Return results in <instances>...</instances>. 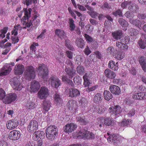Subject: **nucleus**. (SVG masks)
<instances>
[{"mask_svg": "<svg viewBox=\"0 0 146 146\" xmlns=\"http://www.w3.org/2000/svg\"><path fill=\"white\" fill-rule=\"evenodd\" d=\"M76 71L79 74L82 75L85 72L84 68L82 66L78 65L77 67Z\"/></svg>", "mask_w": 146, "mask_h": 146, "instance_id": "obj_42", "label": "nucleus"}, {"mask_svg": "<svg viewBox=\"0 0 146 146\" xmlns=\"http://www.w3.org/2000/svg\"><path fill=\"white\" fill-rule=\"evenodd\" d=\"M113 14L115 17L118 16L119 17H123L122 11L120 9H118L115 12H113Z\"/></svg>", "mask_w": 146, "mask_h": 146, "instance_id": "obj_56", "label": "nucleus"}, {"mask_svg": "<svg viewBox=\"0 0 146 146\" xmlns=\"http://www.w3.org/2000/svg\"><path fill=\"white\" fill-rule=\"evenodd\" d=\"M65 46L69 49L72 50L74 48L71 45V41L69 39H67L65 40Z\"/></svg>", "mask_w": 146, "mask_h": 146, "instance_id": "obj_46", "label": "nucleus"}, {"mask_svg": "<svg viewBox=\"0 0 146 146\" xmlns=\"http://www.w3.org/2000/svg\"><path fill=\"white\" fill-rule=\"evenodd\" d=\"M127 9L133 13H137L139 11L138 5L131 1L129 2V4L127 5Z\"/></svg>", "mask_w": 146, "mask_h": 146, "instance_id": "obj_18", "label": "nucleus"}, {"mask_svg": "<svg viewBox=\"0 0 146 146\" xmlns=\"http://www.w3.org/2000/svg\"><path fill=\"white\" fill-rule=\"evenodd\" d=\"M77 127L76 125L73 123L66 124L63 127L64 131L66 133H69L73 131Z\"/></svg>", "mask_w": 146, "mask_h": 146, "instance_id": "obj_15", "label": "nucleus"}, {"mask_svg": "<svg viewBox=\"0 0 146 146\" xmlns=\"http://www.w3.org/2000/svg\"><path fill=\"white\" fill-rule=\"evenodd\" d=\"M118 64V62H117L115 64L113 61L111 60L109 62L108 64V66L109 68L112 70L116 71L119 68Z\"/></svg>", "mask_w": 146, "mask_h": 146, "instance_id": "obj_29", "label": "nucleus"}, {"mask_svg": "<svg viewBox=\"0 0 146 146\" xmlns=\"http://www.w3.org/2000/svg\"><path fill=\"white\" fill-rule=\"evenodd\" d=\"M85 117L82 114L80 113L77 116L76 119L78 121L81 122L82 124L86 125L88 121L85 120Z\"/></svg>", "mask_w": 146, "mask_h": 146, "instance_id": "obj_28", "label": "nucleus"}, {"mask_svg": "<svg viewBox=\"0 0 146 146\" xmlns=\"http://www.w3.org/2000/svg\"><path fill=\"white\" fill-rule=\"evenodd\" d=\"M38 126V122L36 121L31 120L29 122L28 126V130L30 132H34L37 129Z\"/></svg>", "mask_w": 146, "mask_h": 146, "instance_id": "obj_11", "label": "nucleus"}, {"mask_svg": "<svg viewBox=\"0 0 146 146\" xmlns=\"http://www.w3.org/2000/svg\"><path fill=\"white\" fill-rule=\"evenodd\" d=\"M104 74L106 77L112 79H113L116 75L114 72L108 69H107L105 70Z\"/></svg>", "mask_w": 146, "mask_h": 146, "instance_id": "obj_24", "label": "nucleus"}, {"mask_svg": "<svg viewBox=\"0 0 146 146\" xmlns=\"http://www.w3.org/2000/svg\"><path fill=\"white\" fill-rule=\"evenodd\" d=\"M118 20L119 24L122 27H124L123 30L126 31L127 30V28H126L128 26L127 22L125 21V20L122 18H119Z\"/></svg>", "mask_w": 146, "mask_h": 146, "instance_id": "obj_35", "label": "nucleus"}, {"mask_svg": "<svg viewBox=\"0 0 146 146\" xmlns=\"http://www.w3.org/2000/svg\"><path fill=\"white\" fill-rule=\"evenodd\" d=\"M67 105L69 109L71 110H73L74 108V107L76 105L75 104L74 101L72 100H69Z\"/></svg>", "mask_w": 146, "mask_h": 146, "instance_id": "obj_43", "label": "nucleus"}, {"mask_svg": "<svg viewBox=\"0 0 146 146\" xmlns=\"http://www.w3.org/2000/svg\"><path fill=\"white\" fill-rule=\"evenodd\" d=\"M70 68L69 67L68 68L66 67L65 68V71L66 73V74L68 76L69 78H72L76 74V71L72 68Z\"/></svg>", "mask_w": 146, "mask_h": 146, "instance_id": "obj_26", "label": "nucleus"}, {"mask_svg": "<svg viewBox=\"0 0 146 146\" xmlns=\"http://www.w3.org/2000/svg\"><path fill=\"white\" fill-rule=\"evenodd\" d=\"M115 121L112 120L111 118H106L104 119V124L105 125L112 126L114 124Z\"/></svg>", "mask_w": 146, "mask_h": 146, "instance_id": "obj_36", "label": "nucleus"}, {"mask_svg": "<svg viewBox=\"0 0 146 146\" xmlns=\"http://www.w3.org/2000/svg\"><path fill=\"white\" fill-rule=\"evenodd\" d=\"M138 61L140 65H141L146 63V58L143 56H140L139 57Z\"/></svg>", "mask_w": 146, "mask_h": 146, "instance_id": "obj_48", "label": "nucleus"}, {"mask_svg": "<svg viewBox=\"0 0 146 146\" xmlns=\"http://www.w3.org/2000/svg\"><path fill=\"white\" fill-rule=\"evenodd\" d=\"M125 16L127 18L131 19L134 17V15L133 12L130 11H127L124 14Z\"/></svg>", "mask_w": 146, "mask_h": 146, "instance_id": "obj_50", "label": "nucleus"}, {"mask_svg": "<svg viewBox=\"0 0 146 146\" xmlns=\"http://www.w3.org/2000/svg\"><path fill=\"white\" fill-rule=\"evenodd\" d=\"M74 23V21L72 18L69 19V29L71 31H74L76 28V25Z\"/></svg>", "mask_w": 146, "mask_h": 146, "instance_id": "obj_41", "label": "nucleus"}, {"mask_svg": "<svg viewBox=\"0 0 146 146\" xmlns=\"http://www.w3.org/2000/svg\"><path fill=\"white\" fill-rule=\"evenodd\" d=\"M109 90L111 93L115 95H119L121 92L120 88L115 85H111Z\"/></svg>", "mask_w": 146, "mask_h": 146, "instance_id": "obj_21", "label": "nucleus"}, {"mask_svg": "<svg viewBox=\"0 0 146 146\" xmlns=\"http://www.w3.org/2000/svg\"><path fill=\"white\" fill-rule=\"evenodd\" d=\"M132 123L131 121L128 119L127 120L125 119H123L121 122V126H125L127 125L129 123Z\"/></svg>", "mask_w": 146, "mask_h": 146, "instance_id": "obj_55", "label": "nucleus"}, {"mask_svg": "<svg viewBox=\"0 0 146 146\" xmlns=\"http://www.w3.org/2000/svg\"><path fill=\"white\" fill-rule=\"evenodd\" d=\"M68 10L69 12L70 13L71 16L74 19H76V16L74 12L72 10L71 8L70 7H69L68 8Z\"/></svg>", "mask_w": 146, "mask_h": 146, "instance_id": "obj_62", "label": "nucleus"}, {"mask_svg": "<svg viewBox=\"0 0 146 146\" xmlns=\"http://www.w3.org/2000/svg\"><path fill=\"white\" fill-rule=\"evenodd\" d=\"M49 81L52 86L58 88L61 85V82L58 78L56 76L51 75Z\"/></svg>", "mask_w": 146, "mask_h": 146, "instance_id": "obj_9", "label": "nucleus"}, {"mask_svg": "<svg viewBox=\"0 0 146 146\" xmlns=\"http://www.w3.org/2000/svg\"><path fill=\"white\" fill-rule=\"evenodd\" d=\"M55 33L56 35L61 38H64L66 35L64 31L61 29H56Z\"/></svg>", "mask_w": 146, "mask_h": 146, "instance_id": "obj_30", "label": "nucleus"}, {"mask_svg": "<svg viewBox=\"0 0 146 146\" xmlns=\"http://www.w3.org/2000/svg\"><path fill=\"white\" fill-rule=\"evenodd\" d=\"M139 31L138 30L133 28H131L129 31V33L131 36H135L138 34Z\"/></svg>", "mask_w": 146, "mask_h": 146, "instance_id": "obj_49", "label": "nucleus"}, {"mask_svg": "<svg viewBox=\"0 0 146 146\" xmlns=\"http://www.w3.org/2000/svg\"><path fill=\"white\" fill-rule=\"evenodd\" d=\"M107 140L110 143H117L119 140V137L115 134H111L108 138Z\"/></svg>", "mask_w": 146, "mask_h": 146, "instance_id": "obj_22", "label": "nucleus"}, {"mask_svg": "<svg viewBox=\"0 0 146 146\" xmlns=\"http://www.w3.org/2000/svg\"><path fill=\"white\" fill-rule=\"evenodd\" d=\"M21 136V133L18 131L13 130L9 133V138L12 140H15L19 139Z\"/></svg>", "mask_w": 146, "mask_h": 146, "instance_id": "obj_14", "label": "nucleus"}, {"mask_svg": "<svg viewBox=\"0 0 146 146\" xmlns=\"http://www.w3.org/2000/svg\"><path fill=\"white\" fill-rule=\"evenodd\" d=\"M54 102L57 105H59L61 103V99L60 95L57 93H56L54 95Z\"/></svg>", "mask_w": 146, "mask_h": 146, "instance_id": "obj_38", "label": "nucleus"}, {"mask_svg": "<svg viewBox=\"0 0 146 146\" xmlns=\"http://www.w3.org/2000/svg\"><path fill=\"white\" fill-rule=\"evenodd\" d=\"M40 87V84L38 82L34 80L31 82L30 88L32 92H35Z\"/></svg>", "mask_w": 146, "mask_h": 146, "instance_id": "obj_19", "label": "nucleus"}, {"mask_svg": "<svg viewBox=\"0 0 146 146\" xmlns=\"http://www.w3.org/2000/svg\"><path fill=\"white\" fill-rule=\"evenodd\" d=\"M87 13L93 18H95L98 15V13L94 11V10H92L91 11H88L87 12Z\"/></svg>", "mask_w": 146, "mask_h": 146, "instance_id": "obj_53", "label": "nucleus"}, {"mask_svg": "<svg viewBox=\"0 0 146 146\" xmlns=\"http://www.w3.org/2000/svg\"><path fill=\"white\" fill-rule=\"evenodd\" d=\"M44 133L41 131H35L33 135V138L35 141L42 139L44 137Z\"/></svg>", "mask_w": 146, "mask_h": 146, "instance_id": "obj_16", "label": "nucleus"}, {"mask_svg": "<svg viewBox=\"0 0 146 146\" xmlns=\"http://www.w3.org/2000/svg\"><path fill=\"white\" fill-rule=\"evenodd\" d=\"M38 71L39 76H41L43 79L46 78L48 74V69L44 64L38 66Z\"/></svg>", "mask_w": 146, "mask_h": 146, "instance_id": "obj_6", "label": "nucleus"}, {"mask_svg": "<svg viewBox=\"0 0 146 146\" xmlns=\"http://www.w3.org/2000/svg\"><path fill=\"white\" fill-rule=\"evenodd\" d=\"M68 91L69 96L73 98L78 97L80 94V92L78 90L74 88L69 89Z\"/></svg>", "mask_w": 146, "mask_h": 146, "instance_id": "obj_12", "label": "nucleus"}, {"mask_svg": "<svg viewBox=\"0 0 146 146\" xmlns=\"http://www.w3.org/2000/svg\"><path fill=\"white\" fill-rule=\"evenodd\" d=\"M92 73L90 71L87 72L83 77V78L89 79L92 76Z\"/></svg>", "mask_w": 146, "mask_h": 146, "instance_id": "obj_57", "label": "nucleus"}, {"mask_svg": "<svg viewBox=\"0 0 146 146\" xmlns=\"http://www.w3.org/2000/svg\"><path fill=\"white\" fill-rule=\"evenodd\" d=\"M118 40L120 41L123 45H127V44L128 43L129 41L128 37L126 36L125 37H121Z\"/></svg>", "mask_w": 146, "mask_h": 146, "instance_id": "obj_44", "label": "nucleus"}, {"mask_svg": "<svg viewBox=\"0 0 146 146\" xmlns=\"http://www.w3.org/2000/svg\"><path fill=\"white\" fill-rule=\"evenodd\" d=\"M134 99L137 100H143L146 99V93L139 92L133 95L132 96Z\"/></svg>", "mask_w": 146, "mask_h": 146, "instance_id": "obj_20", "label": "nucleus"}, {"mask_svg": "<svg viewBox=\"0 0 146 146\" xmlns=\"http://www.w3.org/2000/svg\"><path fill=\"white\" fill-rule=\"evenodd\" d=\"M106 51L107 53L109 54L113 55L114 52V49L112 46H109L107 49Z\"/></svg>", "mask_w": 146, "mask_h": 146, "instance_id": "obj_51", "label": "nucleus"}, {"mask_svg": "<svg viewBox=\"0 0 146 146\" xmlns=\"http://www.w3.org/2000/svg\"><path fill=\"white\" fill-rule=\"evenodd\" d=\"M108 111L110 115L114 116V118H115L118 116V115L121 113L122 111L121 108L119 106L116 105L110 107Z\"/></svg>", "mask_w": 146, "mask_h": 146, "instance_id": "obj_3", "label": "nucleus"}, {"mask_svg": "<svg viewBox=\"0 0 146 146\" xmlns=\"http://www.w3.org/2000/svg\"><path fill=\"white\" fill-rule=\"evenodd\" d=\"M77 135L78 139L84 138L92 140L94 139L95 137L93 133L84 129L81 130Z\"/></svg>", "mask_w": 146, "mask_h": 146, "instance_id": "obj_2", "label": "nucleus"}, {"mask_svg": "<svg viewBox=\"0 0 146 146\" xmlns=\"http://www.w3.org/2000/svg\"><path fill=\"white\" fill-rule=\"evenodd\" d=\"M129 22L131 24L138 27H141V25L145 23V22L143 21H140L138 19H129Z\"/></svg>", "mask_w": 146, "mask_h": 146, "instance_id": "obj_23", "label": "nucleus"}, {"mask_svg": "<svg viewBox=\"0 0 146 146\" xmlns=\"http://www.w3.org/2000/svg\"><path fill=\"white\" fill-rule=\"evenodd\" d=\"M12 69L11 66L10 64H6L0 71V76H3L8 75Z\"/></svg>", "mask_w": 146, "mask_h": 146, "instance_id": "obj_10", "label": "nucleus"}, {"mask_svg": "<svg viewBox=\"0 0 146 146\" xmlns=\"http://www.w3.org/2000/svg\"><path fill=\"white\" fill-rule=\"evenodd\" d=\"M46 32V30L44 29L42 30L41 34L37 37V38H41V39H43L46 36L45 33Z\"/></svg>", "mask_w": 146, "mask_h": 146, "instance_id": "obj_60", "label": "nucleus"}, {"mask_svg": "<svg viewBox=\"0 0 146 146\" xmlns=\"http://www.w3.org/2000/svg\"><path fill=\"white\" fill-rule=\"evenodd\" d=\"M84 80V84L85 87H88L91 84L90 80L89 79L83 78Z\"/></svg>", "mask_w": 146, "mask_h": 146, "instance_id": "obj_58", "label": "nucleus"}, {"mask_svg": "<svg viewBox=\"0 0 146 146\" xmlns=\"http://www.w3.org/2000/svg\"><path fill=\"white\" fill-rule=\"evenodd\" d=\"M116 46L118 48L119 50H127L128 47L127 45H123L119 40L116 42Z\"/></svg>", "mask_w": 146, "mask_h": 146, "instance_id": "obj_37", "label": "nucleus"}, {"mask_svg": "<svg viewBox=\"0 0 146 146\" xmlns=\"http://www.w3.org/2000/svg\"><path fill=\"white\" fill-rule=\"evenodd\" d=\"M111 35L116 40H118L122 37L123 33L121 30L119 29L112 32Z\"/></svg>", "mask_w": 146, "mask_h": 146, "instance_id": "obj_25", "label": "nucleus"}, {"mask_svg": "<svg viewBox=\"0 0 146 146\" xmlns=\"http://www.w3.org/2000/svg\"><path fill=\"white\" fill-rule=\"evenodd\" d=\"M24 70L25 68L23 65L19 64L15 66L14 72L16 75H20L23 73Z\"/></svg>", "mask_w": 146, "mask_h": 146, "instance_id": "obj_17", "label": "nucleus"}, {"mask_svg": "<svg viewBox=\"0 0 146 146\" xmlns=\"http://www.w3.org/2000/svg\"><path fill=\"white\" fill-rule=\"evenodd\" d=\"M11 82L13 89L16 90L20 91L23 87L19 80L16 78L11 79Z\"/></svg>", "mask_w": 146, "mask_h": 146, "instance_id": "obj_7", "label": "nucleus"}, {"mask_svg": "<svg viewBox=\"0 0 146 146\" xmlns=\"http://www.w3.org/2000/svg\"><path fill=\"white\" fill-rule=\"evenodd\" d=\"M103 99V97L101 94L98 93L96 94L93 98V100L94 103H99L101 102Z\"/></svg>", "mask_w": 146, "mask_h": 146, "instance_id": "obj_31", "label": "nucleus"}, {"mask_svg": "<svg viewBox=\"0 0 146 146\" xmlns=\"http://www.w3.org/2000/svg\"><path fill=\"white\" fill-rule=\"evenodd\" d=\"M18 124L19 123L17 120L14 119L8 121L6 126L8 129L12 130L17 127Z\"/></svg>", "mask_w": 146, "mask_h": 146, "instance_id": "obj_13", "label": "nucleus"}, {"mask_svg": "<svg viewBox=\"0 0 146 146\" xmlns=\"http://www.w3.org/2000/svg\"><path fill=\"white\" fill-rule=\"evenodd\" d=\"M113 56L117 59L120 60L123 58L124 55V54H123L121 52H118L116 54H114Z\"/></svg>", "mask_w": 146, "mask_h": 146, "instance_id": "obj_45", "label": "nucleus"}, {"mask_svg": "<svg viewBox=\"0 0 146 146\" xmlns=\"http://www.w3.org/2000/svg\"><path fill=\"white\" fill-rule=\"evenodd\" d=\"M6 93L5 91L2 88H0V100H2L3 102V99L5 97Z\"/></svg>", "mask_w": 146, "mask_h": 146, "instance_id": "obj_54", "label": "nucleus"}, {"mask_svg": "<svg viewBox=\"0 0 146 146\" xmlns=\"http://www.w3.org/2000/svg\"><path fill=\"white\" fill-rule=\"evenodd\" d=\"M104 95L105 99L106 100H109L111 99L113 96L111 93L109 91L105 90L104 92Z\"/></svg>", "mask_w": 146, "mask_h": 146, "instance_id": "obj_39", "label": "nucleus"}, {"mask_svg": "<svg viewBox=\"0 0 146 146\" xmlns=\"http://www.w3.org/2000/svg\"><path fill=\"white\" fill-rule=\"evenodd\" d=\"M22 23L23 25H25V26L23 28V29H26L27 27H30L31 26L32 24L29 23V20H21Z\"/></svg>", "mask_w": 146, "mask_h": 146, "instance_id": "obj_47", "label": "nucleus"}, {"mask_svg": "<svg viewBox=\"0 0 146 146\" xmlns=\"http://www.w3.org/2000/svg\"><path fill=\"white\" fill-rule=\"evenodd\" d=\"M16 94L11 93L5 95L3 100V102L5 104H8L14 102L17 99Z\"/></svg>", "mask_w": 146, "mask_h": 146, "instance_id": "obj_5", "label": "nucleus"}, {"mask_svg": "<svg viewBox=\"0 0 146 146\" xmlns=\"http://www.w3.org/2000/svg\"><path fill=\"white\" fill-rule=\"evenodd\" d=\"M135 113V111L133 109H132L127 113V115L129 117H131L134 115Z\"/></svg>", "mask_w": 146, "mask_h": 146, "instance_id": "obj_64", "label": "nucleus"}, {"mask_svg": "<svg viewBox=\"0 0 146 146\" xmlns=\"http://www.w3.org/2000/svg\"><path fill=\"white\" fill-rule=\"evenodd\" d=\"M24 74L28 78L34 79L35 76V68L31 66H27Z\"/></svg>", "mask_w": 146, "mask_h": 146, "instance_id": "obj_4", "label": "nucleus"}, {"mask_svg": "<svg viewBox=\"0 0 146 146\" xmlns=\"http://www.w3.org/2000/svg\"><path fill=\"white\" fill-rule=\"evenodd\" d=\"M37 16L36 15H35L34 17L32 18L33 20H31L29 21V23H31L32 26L35 27L38 26L39 24L40 20L39 19H36Z\"/></svg>", "mask_w": 146, "mask_h": 146, "instance_id": "obj_33", "label": "nucleus"}, {"mask_svg": "<svg viewBox=\"0 0 146 146\" xmlns=\"http://www.w3.org/2000/svg\"><path fill=\"white\" fill-rule=\"evenodd\" d=\"M138 44L140 47L142 49H144L146 47V43L140 39L138 42Z\"/></svg>", "mask_w": 146, "mask_h": 146, "instance_id": "obj_52", "label": "nucleus"}, {"mask_svg": "<svg viewBox=\"0 0 146 146\" xmlns=\"http://www.w3.org/2000/svg\"><path fill=\"white\" fill-rule=\"evenodd\" d=\"M46 136L47 138L51 141L54 140L58 134L57 127L54 125L48 126L45 131Z\"/></svg>", "mask_w": 146, "mask_h": 146, "instance_id": "obj_1", "label": "nucleus"}, {"mask_svg": "<svg viewBox=\"0 0 146 146\" xmlns=\"http://www.w3.org/2000/svg\"><path fill=\"white\" fill-rule=\"evenodd\" d=\"M38 97L41 99L46 98L49 95L48 89L45 87H41L38 93Z\"/></svg>", "mask_w": 146, "mask_h": 146, "instance_id": "obj_8", "label": "nucleus"}, {"mask_svg": "<svg viewBox=\"0 0 146 146\" xmlns=\"http://www.w3.org/2000/svg\"><path fill=\"white\" fill-rule=\"evenodd\" d=\"M75 43L76 45L78 47L81 48H84V41L82 39L79 38H77L75 41Z\"/></svg>", "mask_w": 146, "mask_h": 146, "instance_id": "obj_34", "label": "nucleus"}, {"mask_svg": "<svg viewBox=\"0 0 146 146\" xmlns=\"http://www.w3.org/2000/svg\"><path fill=\"white\" fill-rule=\"evenodd\" d=\"M23 10L25 15L21 20H28L29 18L31 17L32 10L31 8H29L28 10L27 9H24Z\"/></svg>", "mask_w": 146, "mask_h": 146, "instance_id": "obj_27", "label": "nucleus"}, {"mask_svg": "<svg viewBox=\"0 0 146 146\" xmlns=\"http://www.w3.org/2000/svg\"><path fill=\"white\" fill-rule=\"evenodd\" d=\"M137 17L139 19L144 20L146 18V15L143 13H139L137 16Z\"/></svg>", "mask_w": 146, "mask_h": 146, "instance_id": "obj_63", "label": "nucleus"}, {"mask_svg": "<svg viewBox=\"0 0 146 146\" xmlns=\"http://www.w3.org/2000/svg\"><path fill=\"white\" fill-rule=\"evenodd\" d=\"M129 72L133 75H136L137 72L135 69L134 67H131L129 69Z\"/></svg>", "mask_w": 146, "mask_h": 146, "instance_id": "obj_61", "label": "nucleus"}, {"mask_svg": "<svg viewBox=\"0 0 146 146\" xmlns=\"http://www.w3.org/2000/svg\"><path fill=\"white\" fill-rule=\"evenodd\" d=\"M35 104L33 102H28L26 103L25 107L28 110H31L35 108Z\"/></svg>", "mask_w": 146, "mask_h": 146, "instance_id": "obj_40", "label": "nucleus"}, {"mask_svg": "<svg viewBox=\"0 0 146 146\" xmlns=\"http://www.w3.org/2000/svg\"><path fill=\"white\" fill-rule=\"evenodd\" d=\"M66 64L67 65L66 66V67L68 68L69 67L70 68V67L71 68H73V64L70 60L68 59L66 62Z\"/></svg>", "mask_w": 146, "mask_h": 146, "instance_id": "obj_59", "label": "nucleus"}, {"mask_svg": "<svg viewBox=\"0 0 146 146\" xmlns=\"http://www.w3.org/2000/svg\"><path fill=\"white\" fill-rule=\"evenodd\" d=\"M51 105L50 102L48 100H44L42 104V108L46 111H48Z\"/></svg>", "mask_w": 146, "mask_h": 146, "instance_id": "obj_32", "label": "nucleus"}]
</instances>
